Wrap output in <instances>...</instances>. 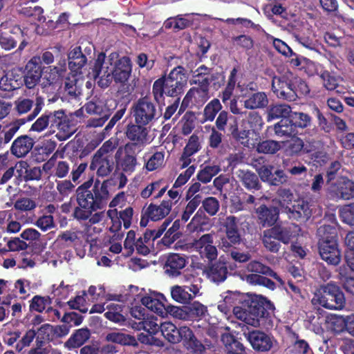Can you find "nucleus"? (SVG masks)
Here are the masks:
<instances>
[{
    "instance_id": "72a5a7b5",
    "label": "nucleus",
    "mask_w": 354,
    "mask_h": 354,
    "mask_svg": "<svg viewBox=\"0 0 354 354\" xmlns=\"http://www.w3.org/2000/svg\"><path fill=\"white\" fill-rule=\"evenodd\" d=\"M243 103L248 109H261L268 104V99L264 92H257L248 95Z\"/></svg>"
},
{
    "instance_id": "423d86ee",
    "label": "nucleus",
    "mask_w": 354,
    "mask_h": 354,
    "mask_svg": "<svg viewBox=\"0 0 354 354\" xmlns=\"http://www.w3.org/2000/svg\"><path fill=\"white\" fill-rule=\"evenodd\" d=\"M317 235L319 237V250L322 259L329 264H338L341 256L335 239V228L330 225L321 226L317 230Z\"/></svg>"
},
{
    "instance_id": "79ce46f5",
    "label": "nucleus",
    "mask_w": 354,
    "mask_h": 354,
    "mask_svg": "<svg viewBox=\"0 0 354 354\" xmlns=\"http://www.w3.org/2000/svg\"><path fill=\"white\" fill-rule=\"evenodd\" d=\"M90 336L88 329L81 328L76 331L65 343L68 348H75L82 346Z\"/></svg>"
},
{
    "instance_id": "37998d69",
    "label": "nucleus",
    "mask_w": 354,
    "mask_h": 354,
    "mask_svg": "<svg viewBox=\"0 0 354 354\" xmlns=\"http://www.w3.org/2000/svg\"><path fill=\"white\" fill-rule=\"evenodd\" d=\"M14 209L19 212H31L37 207L35 200L29 197H20L17 198L14 204Z\"/></svg>"
},
{
    "instance_id": "cd10ccee",
    "label": "nucleus",
    "mask_w": 354,
    "mask_h": 354,
    "mask_svg": "<svg viewBox=\"0 0 354 354\" xmlns=\"http://www.w3.org/2000/svg\"><path fill=\"white\" fill-rule=\"evenodd\" d=\"M143 124H132L128 127L126 134L127 138L137 144L145 145L150 142L149 131Z\"/></svg>"
},
{
    "instance_id": "ea45409f",
    "label": "nucleus",
    "mask_w": 354,
    "mask_h": 354,
    "mask_svg": "<svg viewBox=\"0 0 354 354\" xmlns=\"http://www.w3.org/2000/svg\"><path fill=\"white\" fill-rule=\"evenodd\" d=\"M247 269L252 272L267 274L275 279L281 285L283 283L282 279L277 275L276 272L272 271L269 267L262 264L259 261H253L248 264Z\"/></svg>"
},
{
    "instance_id": "58836bf2",
    "label": "nucleus",
    "mask_w": 354,
    "mask_h": 354,
    "mask_svg": "<svg viewBox=\"0 0 354 354\" xmlns=\"http://www.w3.org/2000/svg\"><path fill=\"white\" fill-rule=\"evenodd\" d=\"M221 339L227 348L228 354H247L243 344L236 340L231 335H223Z\"/></svg>"
},
{
    "instance_id": "f03ea898",
    "label": "nucleus",
    "mask_w": 354,
    "mask_h": 354,
    "mask_svg": "<svg viewBox=\"0 0 354 354\" xmlns=\"http://www.w3.org/2000/svg\"><path fill=\"white\" fill-rule=\"evenodd\" d=\"M272 88L279 98L289 101L295 100L297 97L307 95L310 92L306 82L290 72L281 77H274Z\"/></svg>"
},
{
    "instance_id": "2eb2a0df",
    "label": "nucleus",
    "mask_w": 354,
    "mask_h": 354,
    "mask_svg": "<svg viewBox=\"0 0 354 354\" xmlns=\"http://www.w3.org/2000/svg\"><path fill=\"white\" fill-rule=\"evenodd\" d=\"M328 190L336 198L349 200L354 198V183L345 177L328 183Z\"/></svg>"
},
{
    "instance_id": "6ab92c4d",
    "label": "nucleus",
    "mask_w": 354,
    "mask_h": 354,
    "mask_svg": "<svg viewBox=\"0 0 354 354\" xmlns=\"http://www.w3.org/2000/svg\"><path fill=\"white\" fill-rule=\"evenodd\" d=\"M60 66L46 67L41 71V86L43 88L59 86L61 77L66 71V63L64 61L63 65Z\"/></svg>"
},
{
    "instance_id": "412c9836",
    "label": "nucleus",
    "mask_w": 354,
    "mask_h": 354,
    "mask_svg": "<svg viewBox=\"0 0 354 354\" xmlns=\"http://www.w3.org/2000/svg\"><path fill=\"white\" fill-rule=\"evenodd\" d=\"M209 91L207 85L191 88L185 96L182 106H200L209 99Z\"/></svg>"
},
{
    "instance_id": "de8ad7c7",
    "label": "nucleus",
    "mask_w": 354,
    "mask_h": 354,
    "mask_svg": "<svg viewBox=\"0 0 354 354\" xmlns=\"http://www.w3.org/2000/svg\"><path fill=\"white\" fill-rule=\"evenodd\" d=\"M345 244L347 247L345 259L348 266L354 270V231L347 234L345 238Z\"/></svg>"
},
{
    "instance_id": "e433bc0d",
    "label": "nucleus",
    "mask_w": 354,
    "mask_h": 354,
    "mask_svg": "<svg viewBox=\"0 0 354 354\" xmlns=\"http://www.w3.org/2000/svg\"><path fill=\"white\" fill-rule=\"evenodd\" d=\"M106 308L107 311L104 315L109 320L115 323L124 322L125 317L123 315L124 306L122 304L112 302L107 304Z\"/></svg>"
},
{
    "instance_id": "338daca9",
    "label": "nucleus",
    "mask_w": 354,
    "mask_h": 354,
    "mask_svg": "<svg viewBox=\"0 0 354 354\" xmlns=\"http://www.w3.org/2000/svg\"><path fill=\"white\" fill-rule=\"evenodd\" d=\"M320 78L323 81L324 87L328 91H333L338 86V80L325 70L320 73Z\"/></svg>"
},
{
    "instance_id": "4c0bfd02",
    "label": "nucleus",
    "mask_w": 354,
    "mask_h": 354,
    "mask_svg": "<svg viewBox=\"0 0 354 354\" xmlns=\"http://www.w3.org/2000/svg\"><path fill=\"white\" fill-rule=\"evenodd\" d=\"M236 175L239 180L242 182L247 189H259L260 184L255 174L248 170L239 169L236 171Z\"/></svg>"
},
{
    "instance_id": "f8f14e48",
    "label": "nucleus",
    "mask_w": 354,
    "mask_h": 354,
    "mask_svg": "<svg viewBox=\"0 0 354 354\" xmlns=\"http://www.w3.org/2000/svg\"><path fill=\"white\" fill-rule=\"evenodd\" d=\"M107 216L111 221L112 225L109 227V230L114 233L115 240H122L123 234L120 233L122 227V221L124 228L128 229L131 224V220L133 214L132 207H127L123 211L118 213L116 209H111L106 212Z\"/></svg>"
},
{
    "instance_id": "ddd939ff",
    "label": "nucleus",
    "mask_w": 354,
    "mask_h": 354,
    "mask_svg": "<svg viewBox=\"0 0 354 354\" xmlns=\"http://www.w3.org/2000/svg\"><path fill=\"white\" fill-rule=\"evenodd\" d=\"M201 282L195 281L189 286H174L171 288L172 299L181 304H188L194 298L202 295Z\"/></svg>"
},
{
    "instance_id": "f3484780",
    "label": "nucleus",
    "mask_w": 354,
    "mask_h": 354,
    "mask_svg": "<svg viewBox=\"0 0 354 354\" xmlns=\"http://www.w3.org/2000/svg\"><path fill=\"white\" fill-rule=\"evenodd\" d=\"M274 167L264 165L256 169L260 178L271 185L278 186L288 181V176L283 170L277 169L273 172Z\"/></svg>"
},
{
    "instance_id": "49530a36",
    "label": "nucleus",
    "mask_w": 354,
    "mask_h": 354,
    "mask_svg": "<svg viewBox=\"0 0 354 354\" xmlns=\"http://www.w3.org/2000/svg\"><path fill=\"white\" fill-rule=\"evenodd\" d=\"M157 322L158 319L154 316H147L138 324L136 328L143 329L150 335H156L160 330V326Z\"/></svg>"
},
{
    "instance_id": "bb28decb",
    "label": "nucleus",
    "mask_w": 354,
    "mask_h": 354,
    "mask_svg": "<svg viewBox=\"0 0 354 354\" xmlns=\"http://www.w3.org/2000/svg\"><path fill=\"white\" fill-rule=\"evenodd\" d=\"M34 145V140L28 136H21L14 140L11 147V153L17 158L27 155Z\"/></svg>"
},
{
    "instance_id": "4468645a",
    "label": "nucleus",
    "mask_w": 354,
    "mask_h": 354,
    "mask_svg": "<svg viewBox=\"0 0 354 354\" xmlns=\"http://www.w3.org/2000/svg\"><path fill=\"white\" fill-rule=\"evenodd\" d=\"M84 109L89 114L100 115L97 119H93L90 122V125L93 127H101L107 120L109 116V111L104 105L103 101L99 99H93L84 106ZM83 108L75 111V115L77 117L82 115Z\"/></svg>"
},
{
    "instance_id": "a18cd8bd",
    "label": "nucleus",
    "mask_w": 354,
    "mask_h": 354,
    "mask_svg": "<svg viewBox=\"0 0 354 354\" xmlns=\"http://www.w3.org/2000/svg\"><path fill=\"white\" fill-rule=\"evenodd\" d=\"M291 108L288 104H276L272 106L268 114V120L271 121L279 118H287L290 116Z\"/></svg>"
},
{
    "instance_id": "09e8293b",
    "label": "nucleus",
    "mask_w": 354,
    "mask_h": 354,
    "mask_svg": "<svg viewBox=\"0 0 354 354\" xmlns=\"http://www.w3.org/2000/svg\"><path fill=\"white\" fill-rule=\"evenodd\" d=\"M106 339L109 342L123 345H133L136 342V339L133 336L119 332L109 333Z\"/></svg>"
},
{
    "instance_id": "c756f323",
    "label": "nucleus",
    "mask_w": 354,
    "mask_h": 354,
    "mask_svg": "<svg viewBox=\"0 0 354 354\" xmlns=\"http://www.w3.org/2000/svg\"><path fill=\"white\" fill-rule=\"evenodd\" d=\"M205 274L213 282L219 283L223 281L226 279L227 275V268L224 257L221 256L218 263H215L209 267L205 270Z\"/></svg>"
},
{
    "instance_id": "3c124183",
    "label": "nucleus",
    "mask_w": 354,
    "mask_h": 354,
    "mask_svg": "<svg viewBox=\"0 0 354 354\" xmlns=\"http://www.w3.org/2000/svg\"><path fill=\"white\" fill-rule=\"evenodd\" d=\"M152 232H146L142 236L139 237L136 241V249L138 252L142 255L149 254V247L151 244Z\"/></svg>"
},
{
    "instance_id": "69168bd1",
    "label": "nucleus",
    "mask_w": 354,
    "mask_h": 354,
    "mask_svg": "<svg viewBox=\"0 0 354 354\" xmlns=\"http://www.w3.org/2000/svg\"><path fill=\"white\" fill-rule=\"evenodd\" d=\"M136 232L133 230L129 231L124 243V257H127L132 254L136 247Z\"/></svg>"
},
{
    "instance_id": "393cba45",
    "label": "nucleus",
    "mask_w": 354,
    "mask_h": 354,
    "mask_svg": "<svg viewBox=\"0 0 354 354\" xmlns=\"http://www.w3.org/2000/svg\"><path fill=\"white\" fill-rule=\"evenodd\" d=\"M90 168L92 170H97L98 176H106L113 169V162L111 156L95 154Z\"/></svg>"
},
{
    "instance_id": "052dcab7",
    "label": "nucleus",
    "mask_w": 354,
    "mask_h": 354,
    "mask_svg": "<svg viewBox=\"0 0 354 354\" xmlns=\"http://www.w3.org/2000/svg\"><path fill=\"white\" fill-rule=\"evenodd\" d=\"M190 320L201 318L205 315L207 312V306L198 301H194L187 306Z\"/></svg>"
},
{
    "instance_id": "a19ab883",
    "label": "nucleus",
    "mask_w": 354,
    "mask_h": 354,
    "mask_svg": "<svg viewBox=\"0 0 354 354\" xmlns=\"http://www.w3.org/2000/svg\"><path fill=\"white\" fill-rule=\"evenodd\" d=\"M222 109V105L218 99L211 100L205 107L203 110V118L201 120V123H205L207 121L212 122L214 120L216 114Z\"/></svg>"
},
{
    "instance_id": "864d4df0",
    "label": "nucleus",
    "mask_w": 354,
    "mask_h": 354,
    "mask_svg": "<svg viewBox=\"0 0 354 354\" xmlns=\"http://www.w3.org/2000/svg\"><path fill=\"white\" fill-rule=\"evenodd\" d=\"M189 21L182 16L178 15L176 17L168 18L164 22V27L166 29H173L176 31L183 30L188 26Z\"/></svg>"
},
{
    "instance_id": "0eeeda50",
    "label": "nucleus",
    "mask_w": 354,
    "mask_h": 354,
    "mask_svg": "<svg viewBox=\"0 0 354 354\" xmlns=\"http://www.w3.org/2000/svg\"><path fill=\"white\" fill-rule=\"evenodd\" d=\"M104 189L102 184L96 182L92 187V180H88L77 189V201L79 206L93 210L102 209L104 204L102 201L100 192Z\"/></svg>"
},
{
    "instance_id": "f704fd0d",
    "label": "nucleus",
    "mask_w": 354,
    "mask_h": 354,
    "mask_svg": "<svg viewBox=\"0 0 354 354\" xmlns=\"http://www.w3.org/2000/svg\"><path fill=\"white\" fill-rule=\"evenodd\" d=\"M145 167L148 171H153L161 168L165 162V153L156 151L153 153H147L144 157Z\"/></svg>"
},
{
    "instance_id": "4be33fe9",
    "label": "nucleus",
    "mask_w": 354,
    "mask_h": 354,
    "mask_svg": "<svg viewBox=\"0 0 354 354\" xmlns=\"http://www.w3.org/2000/svg\"><path fill=\"white\" fill-rule=\"evenodd\" d=\"M227 239H222L221 245L228 248L232 245L239 244L241 241V235L237 230L236 218L234 216H227L225 223Z\"/></svg>"
},
{
    "instance_id": "6e6d98bb",
    "label": "nucleus",
    "mask_w": 354,
    "mask_h": 354,
    "mask_svg": "<svg viewBox=\"0 0 354 354\" xmlns=\"http://www.w3.org/2000/svg\"><path fill=\"white\" fill-rule=\"evenodd\" d=\"M279 196L278 203L281 209L286 213L287 206H291L294 203V200H296L292 193L286 189H281L277 192Z\"/></svg>"
},
{
    "instance_id": "bf43d9fd",
    "label": "nucleus",
    "mask_w": 354,
    "mask_h": 354,
    "mask_svg": "<svg viewBox=\"0 0 354 354\" xmlns=\"http://www.w3.org/2000/svg\"><path fill=\"white\" fill-rule=\"evenodd\" d=\"M290 122L292 126L298 127L300 128H306L310 125L311 118L306 113L295 112L290 115Z\"/></svg>"
},
{
    "instance_id": "5fc2aeb1",
    "label": "nucleus",
    "mask_w": 354,
    "mask_h": 354,
    "mask_svg": "<svg viewBox=\"0 0 354 354\" xmlns=\"http://www.w3.org/2000/svg\"><path fill=\"white\" fill-rule=\"evenodd\" d=\"M245 281L252 285L263 286L270 290L275 288L274 283L270 279L258 274H250L245 277Z\"/></svg>"
},
{
    "instance_id": "aec40b11",
    "label": "nucleus",
    "mask_w": 354,
    "mask_h": 354,
    "mask_svg": "<svg viewBox=\"0 0 354 354\" xmlns=\"http://www.w3.org/2000/svg\"><path fill=\"white\" fill-rule=\"evenodd\" d=\"M131 63L129 57H118L112 71V80H114L116 83H126L131 75Z\"/></svg>"
},
{
    "instance_id": "5701e85b",
    "label": "nucleus",
    "mask_w": 354,
    "mask_h": 354,
    "mask_svg": "<svg viewBox=\"0 0 354 354\" xmlns=\"http://www.w3.org/2000/svg\"><path fill=\"white\" fill-rule=\"evenodd\" d=\"M39 57H33L26 64L27 73L24 77L26 86L32 88L41 80V69Z\"/></svg>"
},
{
    "instance_id": "8fccbe9b",
    "label": "nucleus",
    "mask_w": 354,
    "mask_h": 354,
    "mask_svg": "<svg viewBox=\"0 0 354 354\" xmlns=\"http://www.w3.org/2000/svg\"><path fill=\"white\" fill-rule=\"evenodd\" d=\"M284 145L285 142H283L266 140L258 144L257 150L259 153H274L277 152Z\"/></svg>"
},
{
    "instance_id": "4d7b16f0",
    "label": "nucleus",
    "mask_w": 354,
    "mask_h": 354,
    "mask_svg": "<svg viewBox=\"0 0 354 354\" xmlns=\"http://www.w3.org/2000/svg\"><path fill=\"white\" fill-rule=\"evenodd\" d=\"M57 129L58 132L56 134V137L59 140H67L75 132V127L70 123L68 118L65 121L62 122Z\"/></svg>"
},
{
    "instance_id": "20e7f679",
    "label": "nucleus",
    "mask_w": 354,
    "mask_h": 354,
    "mask_svg": "<svg viewBox=\"0 0 354 354\" xmlns=\"http://www.w3.org/2000/svg\"><path fill=\"white\" fill-rule=\"evenodd\" d=\"M233 313L237 319L253 327L268 328L273 326L272 313L254 301L251 303L248 309L240 306L234 307Z\"/></svg>"
},
{
    "instance_id": "2f4dec72",
    "label": "nucleus",
    "mask_w": 354,
    "mask_h": 354,
    "mask_svg": "<svg viewBox=\"0 0 354 354\" xmlns=\"http://www.w3.org/2000/svg\"><path fill=\"white\" fill-rule=\"evenodd\" d=\"M186 265V259L184 257L178 254H171L167 257L165 263V272L170 276H177L179 270Z\"/></svg>"
},
{
    "instance_id": "a211bd4d",
    "label": "nucleus",
    "mask_w": 354,
    "mask_h": 354,
    "mask_svg": "<svg viewBox=\"0 0 354 354\" xmlns=\"http://www.w3.org/2000/svg\"><path fill=\"white\" fill-rule=\"evenodd\" d=\"M165 301V296L156 292H151L141 297V303L143 306L162 317H167V306L164 305Z\"/></svg>"
},
{
    "instance_id": "1a4fd4ad",
    "label": "nucleus",
    "mask_w": 354,
    "mask_h": 354,
    "mask_svg": "<svg viewBox=\"0 0 354 354\" xmlns=\"http://www.w3.org/2000/svg\"><path fill=\"white\" fill-rule=\"evenodd\" d=\"M314 304H319L328 309H341L345 302L344 294L339 288L332 283H328L315 293L312 299Z\"/></svg>"
},
{
    "instance_id": "6e6552de",
    "label": "nucleus",
    "mask_w": 354,
    "mask_h": 354,
    "mask_svg": "<svg viewBox=\"0 0 354 354\" xmlns=\"http://www.w3.org/2000/svg\"><path fill=\"white\" fill-rule=\"evenodd\" d=\"M118 54L113 53L106 57L103 53H99L92 66L91 77L97 80L101 88L108 87L112 82V71Z\"/></svg>"
},
{
    "instance_id": "dca6fc26",
    "label": "nucleus",
    "mask_w": 354,
    "mask_h": 354,
    "mask_svg": "<svg viewBox=\"0 0 354 354\" xmlns=\"http://www.w3.org/2000/svg\"><path fill=\"white\" fill-rule=\"evenodd\" d=\"M214 233L205 234L199 239H196L192 247L202 257L207 258L209 261L214 260L218 255L217 249L214 245Z\"/></svg>"
},
{
    "instance_id": "c85d7f7f",
    "label": "nucleus",
    "mask_w": 354,
    "mask_h": 354,
    "mask_svg": "<svg viewBox=\"0 0 354 354\" xmlns=\"http://www.w3.org/2000/svg\"><path fill=\"white\" fill-rule=\"evenodd\" d=\"M221 299L218 301V309L223 314L227 315L233 305L239 302L241 295L238 291L227 290L221 295Z\"/></svg>"
},
{
    "instance_id": "c03bdc74",
    "label": "nucleus",
    "mask_w": 354,
    "mask_h": 354,
    "mask_svg": "<svg viewBox=\"0 0 354 354\" xmlns=\"http://www.w3.org/2000/svg\"><path fill=\"white\" fill-rule=\"evenodd\" d=\"M326 322L328 328L335 333H339L347 328V317L344 318L342 316L330 315L327 317Z\"/></svg>"
},
{
    "instance_id": "7c9ffc66",
    "label": "nucleus",
    "mask_w": 354,
    "mask_h": 354,
    "mask_svg": "<svg viewBox=\"0 0 354 354\" xmlns=\"http://www.w3.org/2000/svg\"><path fill=\"white\" fill-rule=\"evenodd\" d=\"M274 229L277 230V235L279 236V241L284 244H288L295 238H296L301 230L299 225L290 224L288 226H274Z\"/></svg>"
},
{
    "instance_id": "f257e3e1",
    "label": "nucleus",
    "mask_w": 354,
    "mask_h": 354,
    "mask_svg": "<svg viewBox=\"0 0 354 354\" xmlns=\"http://www.w3.org/2000/svg\"><path fill=\"white\" fill-rule=\"evenodd\" d=\"M187 82V76L181 66L174 68L167 77L155 81L153 94L155 100L160 102L165 94L167 96H178L183 91Z\"/></svg>"
},
{
    "instance_id": "b1692460",
    "label": "nucleus",
    "mask_w": 354,
    "mask_h": 354,
    "mask_svg": "<svg viewBox=\"0 0 354 354\" xmlns=\"http://www.w3.org/2000/svg\"><path fill=\"white\" fill-rule=\"evenodd\" d=\"M287 207L286 214L291 219L306 221L311 215L309 205L304 199L297 198V200H294V203L291 206Z\"/></svg>"
},
{
    "instance_id": "13d9d810",
    "label": "nucleus",
    "mask_w": 354,
    "mask_h": 354,
    "mask_svg": "<svg viewBox=\"0 0 354 354\" xmlns=\"http://www.w3.org/2000/svg\"><path fill=\"white\" fill-rule=\"evenodd\" d=\"M166 310L167 315L169 314L178 319L190 320L187 306L169 305L167 306Z\"/></svg>"
},
{
    "instance_id": "680f3d73",
    "label": "nucleus",
    "mask_w": 354,
    "mask_h": 354,
    "mask_svg": "<svg viewBox=\"0 0 354 354\" xmlns=\"http://www.w3.org/2000/svg\"><path fill=\"white\" fill-rule=\"evenodd\" d=\"M180 221L176 220L172 224V226L166 232L162 241L165 245H170L179 238L178 230L180 227Z\"/></svg>"
},
{
    "instance_id": "9b49d317",
    "label": "nucleus",
    "mask_w": 354,
    "mask_h": 354,
    "mask_svg": "<svg viewBox=\"0 0 354 354\" xmlns=\"http://www.w3.org/2000/svg\"><path fill=\"white\" fill-rule=\"evenodd\" d=\"M133 115L138 124L147 125L157 119L160 114L153 103L147 97H142L133 106Z\"/></svg>"
},
{
    "instance_id": "603ef678",
    "label": "nucleus",
    "mask_w": 354,
    "mask_h": 354,
    "mask_svg": "<svg viewBox=\"0 0 354 354\" xmlns=\"http://www.w3.org/2000/svg\"><path fill=\"white\" fill-rule=\"evenodd\" d=\"M221 171L218 165H207L200 170L197 174L199 181L207 183L211 181L212 178Z\"/></svg>"
},
{
    "instance_id": "9d476101",
    "label": "nucleus",
    "mask_w": 354,
    "mask_h": 354,
    "mask_svg": "<svg viewBox=\"0 0 354 354\" xmlns=\"http://www.w3.org/2000/svg\"><path fill=\"white\" fill-rule=\"evenodd\" d=\"M239 326L241 328L245 337L255 351L266 352L277 347V341L272 335L258 330H253L247 333L246 329L248 328L245 324H239Z\"/></svg>"
},
{
    "instance_id": "c9c22d12",
    "label": "nucleus",
    "mask_w": 354,
    "mask_h": 354,
    "mask_svg": "<svg viewBox=\"0 0 354 354\" xmlns=\"http://www.w3.org/2000/svg\"><path fill=\"white\" fill-rule=\"evenodd\" d=\"M277 230L273 227L263 232V243L264 246L272 252H277L280 248Z\"/></svg>"
},
{
    "instance_id": "39448f33",
    "label": "nucleus",
    "mask_w": 354,
    "mask_h": 354,
    "mask_svg": "<svg viewBox=\"0 0 354 354\" xmlns=\"http://www.w3.org/2000/svg\"><path fill=\"white\" fill-rule=\"evenodd\" d=\"M68 66L71 75L64 80V90L71 97H76L81 93L80 82L82 68L87 62L86 57L82 53L81 48L76 46L68 53Z\"/></svg>"
},
{
    "instance_id": "473e14b6",
    "label": "nucleus",
    "mask_w": 354,
    "mask_h": 354,
    "mask_svg": "<svg viewBox=\"0 0 354 354\" xmlns=\"http://www.w3.org/2000/svg\"><path fill=\"white\" fill-rule=\"evenodd\" d=\"M259 220L263 225H273L278 219L279 209L277 207L268 208L266 205H261L257 209Z\"/></svg>"
},
{
    "instance_id": "0e129e2a",
    "label": "nucleus",
    "mask_w": 354,
    "mask_h": 354,
    "mask_svg": "<svg viewBox=\"0 0 354 354\" xmlns=\"http://www.w3.org/2000/svg\"><path fill=\"white\" fill-rule=\"evenodd\" d=\"M21 84V82L15 80L10 75L2 77L0 80V88L6 91H10L18 88Z\"/></svg>"
},
{
    "instance_id": "774afa93",
    "label": "nucleus",
    "mask_w": 354,
    "mask_h": 354,
    "mask_svg": "<svg viewBox=\"0 0 354 354\" xmlns=\"http://www.w3.org/2000/svg\"><path fill=\"white\" fill-rule=\"evenodd\" d=\"M340 216L343 222L351 225H354V203L342 207Z\"/></svg>"
},
{
    "instance_id": "7ed1b4c3",
    "label": "nucleus",
    "mask_w": 354,
    "mask_h": 354,
    "mask_svg": "<svg viewBox=\"0 0 354 354\" xmlns=\"http://www.w3.org/2000/svg\"><path fill=\"white\" fill-rule=\"evenodd\" d=\"M160 331L164 337L172 344L183 341L185 346L192 352L201 353L204 349L203 345L187 326L177 328L173 323L165 322L160 325Z\"/></svg>"
},
{
    "instance_id": "a878e982",
    "label": "nucleus",
    "mask_w": 354,
    "mask_h": 354,
    "mask_svg": "<svg viewBox=\"0 0 354 354\" xmlns=\"http://www.w3.org/2000/svg\"><path fill=\"white\" fill-rule=\"evenodd\" d=\"M172 205L170 200L163 201L159 205L151 204L145 211V215L152 221H159L169 214Z\"/></svg>"
},
{
    "instance_id": "e2e57ef3",
    "label": "nucleus",
    "mask_w": 354,
    "mask_h": 354,
    "mask_svg": "<svg viewBox=\"0 0 354 354\" xmlns=\"http://www.w3.org/2000/svg\"><path fill=\"white\" fill-rule=\"evenodd\" d=\"M274 132L278 136H291L293 133V126L290 120L283 119L274 127Z\"/></svg>"
}]
</instances>
